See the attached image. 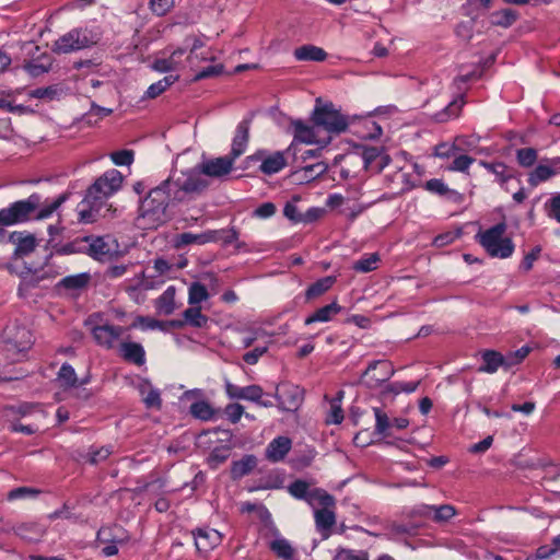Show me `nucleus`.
Instances as JSON below:
<instances>
[{
  "instance_id": "nucleus-35",
  "label": "nucleus",
  "mask_w": 560,
  "mask_h": 560,
  "mask_svg": "<svg viewBox=\"0 0 560 560\" xmlns=\"http://www.w3.org/2000/svg\"><path fill=\"white\" fill-rule=\"evenodd\" d=\"M67 200V195L62 194L50 202L43 203L40 201L39 208L33 213L32 219L45 220L52 215V213Z\"/></svg>"
},
{
  "instance_id": "nucleus-13",
  "label": "nucleus",
  "mask_w": 560,
  "mask_h": 560,
  "mask_svg": "<svg viewBox=\"0 0 560 560\" xmlns=\"http://www.w3.org/2000/svg\"><path fill=\"white\" fill-rule=\"evenodd\" d=\"M8 243H12L15 245L14 257L22 258L24 256L30 255L36 248V238L33 234L27 233L25 231L22 232H12L8 236Z\"/></svg>"
},
{
  "instance_id": "nucleus-64",
  "label": "nucleus",
  "mask_w": 560,
  "mask_h": 560,
  "mask_svg": "<svg viewBox=\"0 0 560 560\" xmlns=\"http://www.w3.org/2000/svg\"><path fill=\"white\" fill-rule=\"evenodd\" d=\"M548 215L553 218L560 223V194L553 196L548 203H546Z\"/></svg>"
},
{
  "instance_id": "nucleus-60",
  "label": "nucleus",
  "mask_w": 560,
  "mask_h": 560,
  "mask_svg": "<svg viewBox=\"0 0 560 560\" xmlns=\"http://www.w3.org/2000/svg\"><path fill=\"white\" fill-rule=\"evenodd\" d=\"M171 269L172 265L168 261L163 258H158L153 261V266L151 267L152 273H150V277L154 278L164 276L168 273ZM148 270H150V268H148Z\"/></svg>"
},
{
  "instance_id": "nucleus-16",
  "label": "nucleus",
  "mask_w": 560,
  "mask_h": 560,
  "mask_svg": "<svg viewBox=\"0 0 560 560\" xmlns=\"http://www.w3.org/2000/svg\"><path fill=\"white\" fill-rule=\"evenodd\" d=\"M185 48H177L168 57H159L153 61L152 68L158 72H174L184 68L183 57Z\"/></svg>"
},
{
  "instance_id": "nucleus-44",
  "label": "nucleus",
  "mask_w": 560,
  "mask_h": 560,
  "mask_svg": "<svg viewBox=\"0 0 560 560\" xmlns=\"http://www.w3.org/2000/svg\"><path fill=\"white\" fill-rule=\"evenodd\" d=\"M464 104V96L460 95L458 98H455L453 102H451L442 112L435 114V120L439 122H444L452 117H457Z\"/></svg>"
},
{
  "instance_id": "nucleus-43",
  "label": "nucleus",
  "mask_w": 560,
  "mask_h": 560,
  "mask_svg": "<svg viewBox=\"0 0 560 560\" xmlns=\"http://www.w3.org/2000/svg\"><path fill=\"white\" fill-rule=\"evenodd\" d=\"M380 255L377 253L366 254L353 262L352 269L361 273H366L375 270Z\"/></svg>"
},
{
  "instance_id": "nucleus-61",
  "label": "nucleus",
  "mask_w": 560,
  "mask_h": 560,
  "mask_svg": "<svg viewBox=\"0 0 560 560\" xmlns=\"http://www.w3.org/2000/svg\"><path fill=\"white\" fill-rule=\"evenodd\" d=\"M38 493H39V490H37V489L30 488V487H19V488L12 489L8 493V499L9 500H18V499H23L26 497H36Z\"/></svg>"
},
{
  "instance_id": "nucleus-45",
  "label": "nucleus",
  "mask_w": 560,
  "mask_h": 560,
  "mask_svg": "<svg viewBox=\"0 0 560 560\" xmlns=\"http://www.w3.org/2000/svg\"><path fill=\"white\" fill-rule=\"evenodd\" d=\"M178 78H179L178 75L170 74V75H166L163 79L159 80L158 82L151 84L145 92L147 97H149V98L158 97L168 86L174 84L178 80Z\"/></svg>"
},
{
  "instance_id": "nucleus-57",
  "label": "nucleus",
  "mask_w": 560,
  "mask_h": 560,
  "mask_svg": "<svg viewBox=\"0 0 560 560\" xmlns=\"http://www.w3.org/2000/svg\"><path fill=\"white\" fill-rule=\"evenodd\" d=\"M475 162L474 158H470L465 154L455 155V159L453 160L452 164L447 167L450 171L453 172H466L469 166Z\"/></svg>"
},
{
  "instance_id": "nucleus-18",
  "label": "nucleus",
  "mask_w": 560,
  "mask_h": 560,
  "mask_svg": "<svg viewBox=\"0 0 560 560\" xmlns=\"http://www.w3.org/2000/svg\"><path fill=\"white\" fill-rule=\"evenodd\" d=\"M291 127L293 130V143L288 148L287 152L293 150V144L295 142L305 144L318 143L316 139L315 125L310 126L302 120H294L291 122Z\"/></svg>"
},
{
  "instance_id": "nucleus-31",
  "label": "nucleus",
  "mask_w": 560,
  "mask_h": 560,
  "mask_svg": "<svg viewBox=\"0 0 560 560\" xmlns=\"http://www.w3.org/2000/svg\"><path fill=\"white\" fill-rule=\"evenodd\" d=\"M328 170V165L324 162H316L314 164L305 165L299 168L293 173L301 180L311 182L323 174H325Z\"/></svg>"
},
{
  "instance_id": "nucleus-58",
  "label": "nucleus",
  "mask_w": 560,
  "mask_h": 560,
  "mask_svg": "<svg viewBox=\"0 0 560 560\" xmlns=\"http://www.w3.org/2000/svg\"><path fill=\"white\" fill-rule=\"evenodd\" d=\"M110 159L114 162V164H116V165L128 166L133 162V151H131V150L116 151L110 154Z\"/></svg>"
},
{
  "instance_id": "nucleus-50",
  "label": "nucleus",
  "mask_w": 560,
  "mask_h": 560,
  "mask_svg": "<svg viewBox=\"0 0 560 560\" xmlns=\"http://www.w3.org/2000/svg\"><path fill=\"white\" fill-rule=\"evenodd\" d=\"M342 394V392H339L338 397L332 399L330 402V409L326 417V422L328 424H339L343 420V410L340 404Z\"/></svg>"
},
{
  "instance_id": "nucleus-25",
  "label": "nucleus",
  "mask_w": 560,
  "mask_h": 560,
  "mask_svg": "<svg viewBox=\"0 0 560 560\" xmlns=\"http://www.w3.org/2000/svg\"><path fill=\"white\" fill-rule=\"evenodd\" d=\"M419 513L423 516H429L432 512V520L438 523L447 522L456 514V510L451 504L442 505H427L423 504L420 508Z\"/></svg>"
},
{
  "instance_id": "nucleus-22",
  "label": "nucleus",
  "mask_w": 560,
  "mask_h": 560,
  "mask_svg": "<svg viewBox=\"0 0 560 560\" xmlns=\"http://www.w3.org/2000/svg\"><path fill=\"white\" fill-rule=\"evenodd\" d=\"M129 539L130 535L128 532L119 525L102 527L97 532V540L102 544L114 542L117 545H125Z\"/></svg>"
},
{
  "instance_id": "nucleus-42",
  "label": "nucleus",
  "mask_w": 560,
  "mask_h": 560,
  "mask_svg": "<svg viewBox=\"0 0 560 560\" xmlns=\"http://www.w3.org/2000/svg\"><path fill=\"white\" fill-rule=\"evenodd\" d=\"M375 415V434H378L383 438L389 436L392 429V420L382 409L375 407L373 408Z\"/></svg>"
},
{
  "instance_id": "nucleus-38",
  "label": "nucleus",
  "mask_w": 560,
  "mask_h": 560,
  "mask_svg": "<svg viewBox=\"0 0 560 560\" xmlns=\"http://www.w3.org/2000/svg\"><path fill=\"white\" fill-rule=\"evenodd\" d=\"M306 502L312 506L318 504L322 508H335L336 505L335 498L325 490L318 488L311 490Z\"/></svg>"
},
{
  "instance_id": "nucleus-6",
  "label": "nucleus",
  "mask_w": 560,
  "mask_h": 560,
  "mask_svg": "<svg viewBox=\"0 0 560 560\" xmlns=\"http://www.w3.org/2000/svg\"><path fill=\"white\" fill-rule=\"evenodd\" d=\"M316 127H322L329 133H341L348 128V119L332 103L322 104L317 101L312 114Z\"/></svg>"
},
{
  "instance_id": "nucleus-12",
  "label": "nucleus",
  "mask_w": 560,
  "mask_h": 560,
  "mask_svg": "<svg viewBox=\"0 0 560 560\" xmlns=\"http://www.w3.org/2000/svg\"><path fill=\"white\" fill-rule=\"evenodd\" d=\"M84 242L89 244L88 254L97 260H103L109 257L113 252V243L110 236H86Z\"/></svg>"
},
{
  "instance_id": "nucleus-36",
  "label": "nucleus",
  "mask_w": 560,
  "mask_h": 560,
  "mask_svg": "<svg viewBox=\"0 0 560 560\" xmlns=\"http://www.w3.org/2000/svg\"><path fill=\"white\" fill-rule=\"evenodd\" d=\"M334 508H322L314 513L315 523L318 530H329L336 523Z\"/></svg>"
},
{
  "instance_id": "nucleus-19",
  "label": "nucleus",
  "mask_w": 560,
  "mask_h": 560,
  "mask_svg": "<svg viewBox=\"0 0 560 560\" xmlns=\"http://www.w3.org/2000/svg\"><path fill=\"white\" fill-rule=\"evenodd\" d=\"M249 140V120L241 121L235 131V136L232 141L231 152L229 154L230 158H233L235 161L238 156H241L248 144Z\"/></svg>"
},
{
  "instance_id": "nucleus-49",
  "label": "nucleus",
  "mask_w": 560,
  "mask_h": 560,
  "mask_svg": "<svg viewBox=\"0 0 560 560\" xmlns=\"http://www.w3.org/2000/svg\"><path fill=\"white\" fill-rule=\"evenodd\" d=\"M457 143H465L463 137H458L455 139L454 143H440L434 148V155L441 159H448L451 156H455L459 151Z\"/></svg>"
},
{
  "instance_id": "nucleus-52",
  "label": "nucleus",
  "mask_w": 560,
  "mask_h": 560,
  "mask_svg": "<svg viewBox=\"0 0 560 560\" xmlns=\"http://www.w3.org/2000/svg\"><path fill=\"white\" fill-rule=\"evenodd\" d=\"M61 90L57 85H50L45 88H37L30 91V97L44 100V101H52L58 98Z\"/></svg>"
},
{
  "instance_id": "nucleus-32",
  "label": "nucleus",
  "mask_w": 560,
  "mask_h": 560,
  "mask_svg": "<svg viewBox=\"0 0 560 560\" xmlns=\"http://www.w3.org/2000/svg\"><path fill=\"white\" fill-rule=\"evenodd\" d=\"M57 380L60 385L65 388L77 387L78 385H84L88 380L79 382L74 369L69 363H63L57 374Z\"/></svg>"
},
{
  "instance_id": "nucleus-29",
  "label": "nucleus",
  "mask_w": 560,
  "mask_h": 560,
  "mask_svg": "<svg viewBox=\"0 0 560 560\" xmlns=\"http://www.w3.org/2000/svg\"><path fill=\"white\" fill-rule=\"evenodd\" d=\"M139 392L147 408H161L162 399L160 390L154 388L150 382H142L139 386Z\"/></svg>"
},
{
  "instance_id": "nucleus-40",
  "label": "nucleus",
  "mask_w": 560,
  "mask_h": 560,
  "mask_svg": "<svg viewBox=\"0 0 560 560\" xmlns=\"http://www.w3.org/2000/svg\"><path fill=\"white\" fill-rule=\"evenodd\" d=\"M91 280V276L89 273H78L73 276L65 277L60 280L59 287H62L67 290H82L84 289Z\"/></svg>"
},
{
  "instance_id": "nucleus-10",
  "label": "nucleus",
  "mask_w": 560,
  "mask_h": 560,
  "mask_svg": "<svg viewBox=\"0 0 560 560\" xmlns=\"http://www.w3.org/2000/svg\"><path fill=\"white\" fill-rule=\"evenodd\" d=\"M249 161H260L261 164L259 170L261 173L266 175H272L281 170H283L287 165V160L284 156V152L277 151L273 153H268L265 150H259L255 154L247 158Z\"/></svg>"
},
{
  "instance_id": "nucleus-48",
  "label": "nucleus",
  "mask_w": 560,
  "mask_h": 560,
  "mask_svg": "<svg viewBox=\"0 0 560 560\" xmlns=\"http://www.w3.org/2000/svg\"><path fill=\"white\" fill-rule=\"evenodd\" d=\"M190 413L197 419L208 421L213 418L214 410L209 402L200 400L191 404Z\"/></svg>"
},
{
  "instance_id": "nucleus-24",
  "label": "nucleus",
  "mask_w": 560,
  "mask_h": 560,
  "mask_svg": "<svg viewBox=\"0 0 560 560\" xmlns=\"http://www.w3.org/2000/svg\"><path fill=\"white\" fill-rule=\"evenodd\" d=\"M120 357L130 363L141 366L145 363V352L143 347L138 342H120Z\"/></svg>"
},
{
  "instance_id": "nucleus-56",
  "label": "nucleus",
  "mask_w": 560,
  "mask_h": 560,
  "mask_svg": "<svg viewBox=\"0 0 560 560\" xmlns=\"http://www.w3.org/2000/svg\"><path fill=\"white\" fill-rule=\"evenodd\" d=\"M112 454V448L108 446H102L98 448H91L90 452L86 455V460L92 464L96 465L106 458Z\"/></svg>"
},
{
  "instance_id": "nucleus-39",
  "label": "nucleus",
  "mask_w": 560,
  "mask_h": 560,
  "mask_svg": "<svg viewBox=\"0 0 560 560\" xmlns=\"http://www.w3.org/2000/svg\"><path fill=\"white\" fill-rule=\"evenodd\" d=\"M480 165L483 166L488 172L492 173L500 184H504L513 177L512 172L502 162L489 163L480 161Z\"/></svg>"
},
{
  "instance_id": "nucleus-27",
  "label": "nucleus",
  "mask_w": 560,
  "mask_h": 560,
  "mask_svg": "<svg viewBox=\"0 0 560 560\" xmlns=\"http://www.w3.org/2000/svg\"><path fill=\"white\" fill-rule=\"evenodd\" d=\"M293 56L299 61L322 62L326 60L327 52L315 45H303L294 49Z\"/></svg>"
},
{
  "instance_id": "nucleus-7",
  "label": "nucleus",
  "mask_w": 560,
  "mask_h": 560,
  "mask_svg": "<svg viewBox=\"0 0 560 560\" xmlns=\"http://www.w3.org/2000/svg\"><path fill=\"white\" fill-rule=\"evenodd\" d=\"M95 44L91 32L86 28H73L60 36L52 45V51L69 54L74 50L88 48Z\"/></svg>"
},
{
  "instance_id": "nucleus-37",
  "label": "nucleus",
  "mask_w": 560,
  "mask_h": 560,
  "mask_svg": "<svg viewBox=\"0 0 560 560\" xmlns=\"http://www.w3.org/2000/svg\"><path fill=\"white\" fill-rule=\"evenodd\" d=\"M183 318L185 325H189L195 328H202L208 323V316L201 313L200 306H190L183 312Z\"/></svg>"
},
{
  "instance_id": "nucleus-5",
  "label": "nucleus",
  "mask_w": 560,
  "mask_h": 560,
  "mask_svg": "<svg viewBox=\"0 0 560 560\" xmlns=\"http://www.w3.org/2000/svg\"><path fill=\"white\" fill-rule=\"evenodd\" d=\"M39 206L40 196L38 194H32L26 199L14 201L0 209V224L12 226L27 222Z\"/></svg>"
},
{
  "instance_id": "nucleus-4",
  "label": "nucleus",
  "mask_w": 560,
  "mask_h": 560,
  "mask_svg": "<svg viewBox=\"0 0 560 560\" xmlns=\"http://www.w3.org/2000/svg\"><path fill=\"white\" fill-rule=\"evenodd\" d=\"M506 224L500 222L485 232L478 233L477 238L486 252L495 258H508L514 252V244L510 237L504 236Z\"/></svg>"
},
{
  "instance_id": "nucleus-28",
  "label": "nucleus",
  "mask_w": 560,
  "mask_h": 560,
  "mask_svg": "<svg viewBox=\"0 0 560 560\" xmlns=\"http://www.w3.org/2000/svg\"><path fill=\"white\" fill-rule=\"evenodd\" d=\"M257 466V458L255 455H245L240 460H235L231 466L232 479H241L242 477L252 472Z\"/></svg>"
},
{
  "instance_id": "nucleus-21",
  "label": "nucleus",
  "mask_w": 560,
  "mask_h": 560,
  "mask_svg": "<svg viewBox=\"0 0 560 560\" xmlns=\"http://www.w3.org/2000/svg\"><path fill=\"white\" fill-rule=\"evenodd\" d=\"M481 358L483 364L479 366V372L492 374L495 373L499 368L510 369L512 366V363H509L508 358L494 350L483 351Z\"/></svg>"
},
{
  "instance_id": "nucleus-34",
  "label": "nucleus",
  "mask_w": 560,
  "mask_h": 560,
  "mask_svg": "<svg viewBox=\"0 0 560 560\" xmlns=\"http://www.w3.org/2000/svg\"><path fill=\"white\" fill-rule=\"evenodd\" d=\"M335 281L336 278L332 276L318 279L307 288L305 292L306 300H313L323 295L334 285Z\"/></svg>"
},
{
  "instance_id": "nucleus-51",
  "label": "nucleus",
  "mask_w": 560,
  "mask_h": 560,
  "mask_svg": "<svg viewBox=\"0 0 560 560\" xmlns=\"http://www.w3.org/2000/svg\"><path fill=\"white\" fill-rule=\"evenodd\" d=\"M424 188L428 191L439 195V196H447L451 198L452 196L457 195V192L455 190L450 189L447 187V185H445V183L439 178H433V179L428 180L424 185Z\"/></svg>"
},
{
  "instance_id": "nucleus-14",
  "label": "nucleus",
  "mask_w": 560,
  "mask_h": 560,
  "mask_svg": "<svg viewBox=\"0 0 560 560\" xmlns=\"http://www.w3.org/2000/svg\"><path fill=\"white\" fill-rule=\"evenodd\" d=\"M194 537L195 546L200 553H208L222 540L221 534L213 528H198L194 532Z\"/></svg>"
},
{
  "instance_id": "nucleus-41",
  "label": "nucleus",
  "mask_w": 560,
  "mask_h": 560,
  "mask_svg": "<svg viewBox=\"0 0 560 560\" xmlns=\"http://www.w3.org/2000/svg\"><path fill=\"white\" fill-rule=\"evenodd\" d=\"M210 294L205 284L192 282L188 288V304L199 306V304L209 299Z\"/></svg>"
},
{
  "instance_id": "nucleus-9",
  "label": "nucleus",
  "mask_w": 560,
  "mask_h": 560,
  "mask_svg": "<svg viewBox=\"0 0 560 560\" xmlns=\"http://www.w3.org/2000/svg\"><path fill=\"white\" fill-rule=\"evenodd\" d=\"M275 398L280 410L294 412L303 401V390L298 385L284 383L276 387Z\"/></svg>"
},
{
  "instance_id": "nucleus-33",
  "label": "nucleus",
  "mask_w": 560,
  "mask_h": 560,
  "mask_svg": "<svg viewBox=\"0 0 560 560\" xmlns=\"http://www.w3.org/2000/svg\"><path fill=\"white\" fill-rule=\"evenodd\" d=\"M215 234L211 233V231H206L200 234H194L190 232H185L178 235L177 237V245L178 246H186L190 244H198L203 245L207 243H212Z\"/></svg>"
},
{
  "instance_id": "nucleus-53",
  "label": "nucleus",
  "mask_w": 560,
  "mask_h": 560,
  "mask_svg": "<svg viewBox=\"0 0 560 560\" xmlns=\"http://www.w3.org/2000/svg\"><path fill=\"white\" fill-rule=\"evenodd\" d=\"M211 233L215 234L213 242H221L223 246H228L230 244H233L238 240V232L237 230L232 226L229 229H221V230H210Z\"/></svg>"
},
{
  "instance_id": "nucleus-15",
  "label": "nucleus",
  "mask_w": 560,
  "mask_h": 560,
  "mask_svg": "<svg viewBox=\"0 0 560 560\" xmlns=\"http://www.w3.org/2000/svg\"><path fill=\"white\" fill-rule=\"evenodd\" d=\"M233 163V158L226 155L205 161L199 164V166L201 167L205 176L222 177L232 171Z\"/></svg>"
},
{
  "instance_id": "nucleus-8",
  "label": "nucleus",
  "mask_w": 560,
  "mask_h": 560,
  "mask_svg": "<svg viewBox=\"0 0 560 560\" xmlns=\"http://www.w3.org/2000/svg\"><path fill=\"white\" fill-rule=\"evenodd\" d=\"M18 336L20 339L7 338L2 340L1 352L12 363L23 360L33 343L30 331L25 329L18 330Z\"/></svg>"
},
{
  "instance_id": "nucleus-46",
  "label": "nucleus",
  "mask_w": 560,
  "mask_h": 560,
  "mask_svg": "<svg viewBox=\"0 0 560 560\" xmlns=\"http://www.w3.org/2000/svg\"><path fill=\"white\" fill-rule=\"evenodd\" d=\"M517 19V14L512 9H503L491 14V23L497 26L509 27Z\"/></svg>"
},
{
  "instance_id": "nucleus-55",
  "label": "nucleus",
  "mask_w": 560,
  "mask_h": 560,
  "mask_svg": "<svg viewBox=\"0 0 560 560\" xmlns=\"http://www.w3.org/2000/svg\"><path fill=\"white\" fill-rule=\"evenodd\" d=\"M516 160L523 167H530L537 160V151L533 148H523L517 150Z\"/></svg>"
},
{
  "instance_id": "nucleus-26",
  "label": "nucleus",
  "mask_w": 560,
  "mask_h": 560,
  "mask_svg": "<svg viewBox=\"0 0 560 560\" xmlns=\"http://www.w3.org/2000/svg\"><path fill=\"white\" fill-rule=\"evenodd\" d=\"M176 288L170 285L155 301L154 307L160 315H171L177 308L175 302Z\"/></svg>"
},
{
  "instance_id": "nucleus-2",
  "label": "nucleus",
  "mask_w": 560,
  "mask_h": 560,
  "mask_svg": "<svg viewBox=\"0 0 560 560\" xmlns=\"http://www.w3.org/2000/svg\"><path fill=\"white\" fill-rule=\"evenodd\" d=\"M179 203L173 199L171 187L166 180L152 188L139 207L138 221L144 229H156L171 219L170 207Z\"/></svg>"
},
{
  "instance_id": "nucleus-47",
  "label": "nucleus",
  "mask_w": 560,
  "mask_h": 560,
  "mask_svg": "<svg viewBox=\"0 0 560 560\" xmlns=\"http://www.w3.org/2000/svg\"><path fill=\"white\" fill-rule=\"evenodd\" d=\"M270 549L281 559L291 560L294 556V549L284 538H278L271 541Z\"/></svg>"
},
{
  "instance_id": "nucleus-59",
  "label": "nucleus",
  "mask_w": 560,
  "mask_h": 560,
  "mask_svg": "<svg viewBox=\"0 0 560 560\" xmlns=\"http://www.w3.org/2000/svg\"><path fill=\"white\" fill-rule=\"evenodd\" d=\"M161 320L150 316H138L133 323V327H140L143 330H154L160 327Z\"/></svg>"
},
{
  "instance_id": "nucleus-3",
  "label": "nucleus",
  "mask_w": 560,
  "mask_h": 560,
  "mask_svg": "<svg viewBox=\"0 0 560 560\" xmlns=\"http://www.w3.org/2000/svg\"><path fill=\"white\" fill-rule=\"evenodd\" d=\"M165 180L166 186L171 187L173 199L179 202L187 195L201 194L209 186V180L199 165L185 172H173Z\"/></svg>"
},
{
  "instance_id": "nucleus-54",
  "label": "nucleus",
  "mask_w": 560,
  "mask_h": 560,
  "mask_svg": "<svg viewBox=\"0 0 560 560\" xmlns=\"http://www.w3.org/2000/svg\"><path fill=\"white\" fill-rule=\"evenodd\" d=\"M288 490L292 497L305 501L307 500L311 492L308 483L301 479L293 481L288 487Z\"/></svg>"
},
{
  "instance_id": "nucleus-11",
  "label": "nucleus",
  "mask_w": 560,
  "mask_h": 560,
  "mask_svg": "<svg viewBox=\"0 0 560 560\" xmlns=\"http://www.w3.org/2000/svg\"><path fill=\"white\" fill-rule=\"evenodd\" d=\"M95 342L106 349H113L120 340L125 328L117 325L102 324L95 325L91 329Z\"/></svg>"
},
{
  "instance_id": "nucleus-1",
  "label": "nucleus",
  "mask_w": 560,
  "mask_h": 560,
  "mask_svg": "<svg viewBox=\"0 0 560 560\" xmlns=\"http://www.w3.org/2000/svg\"><path fill=\"white\" fill-rule=\"evenodd\" d=\"M122 179L121 173L114 168L100 176L89 187L84 199L78 206L80 221L84 223L96 221L107 199L120 189Z\"/></svg>"
},
{
  "instance_id": "nucleus-62",
  "label": "nucleus",
  "mask_w": 560,
  "mask_h": 560,
  "mask_svg": "<svg viewBox=\"0 0 560 560\" xmlns=\"http://www.w3.org/2000/svg\"><path fill=\"white\" fill-rule=\"evenodd\" d=\"M383 152V149L370 147L365 148L362 153V159L364 163V167L366 170H370V167L374 164V162L377 160L380 154Z\"/></svg>"
},
{
  "instance_id": "nucleus-63",
  "label": "nucleus",
  "mask_w": 560,
  "mask_h": 560,
  "mask_svg": "<svg viewBox=\"0 0 560 560\" xmlns=\"http://www.w3.org/2000/svg\"><path fill=\"white\" fill-rule=\"evenodd\" d=\"M224 70L223 65H215V66H209L201 71H199L195 78L194 81H201L207 78L217 77L220 75Z\"/></svg>"
},
{
  "instance_id": "nucleus-17",
  "label": "nucleus",
  "mask_w": 560,
  "mask_h": 560,
  "mask_svg": "<svg viewBox=\"0 0 560 560\" xmlns=\"http://www.w3.org/2000/svg\"><path fill=\"white\" fill-rule=\"evenodd\" d=\"M560 173V158L552 159L548 165L539 164L528 176V184L533 187L548 180Z\"/></svg>"
},
{
  "instance_id": "nucleus-23",
  "label": "nucleus",
  "mask_w": 560,
  "mask_h": 560,
  "mask_svg": "<svg viewBox=\"0 0 560 560\" xmlns=\"http://www.w3.org/2000/svg\"><path fill=\"white\" fill-rule=\"evenodd\" d=\"M292 447V441L287 436L273 439L267 446L266 458L272 463L282 460Z\"/></svg>"
},
{
  "instance_id": "nucleus-20",
  "label": "nucleus",
  "mask_w": 560,
  "mask_h": 560,
  "mask_svg": "<svg viewBox=\"0 0 560 560\" xmlns=\"http://www.w3.org/2000/svg\"><path fill=\"white\" fill-rule=\"evenodd\" d=\"M377 366L381 368L380 375L373 376L369 381H366V385L371 388L377 387L380 384L388 381L395 373V370L392 368L390 363L386 361L376 360L372 361L368 365L366 370L362 374V378L369 376L370 373L376 370Z\"/></svg>"
},
{
  "instance_id": "nucleus-30",
  "label": "nucleus",
  "mask_w": 560,
  "mask_h": 560,
  "mask_svg": "<svg viewBox=\"0 0 560 560\" xmlns=\"http://www.w3.org/2000/svg\"><path fill=\"white\" fill-rule=\"evenodd\" d=\"M341 311V306L332 302L328 305H325L317 311H315L312 315L305 318V325H311L313 323L322 322L326 323L331 320V318L337 315Z\"/></svg>"
}]
</instances>
